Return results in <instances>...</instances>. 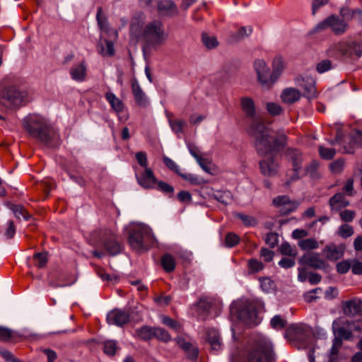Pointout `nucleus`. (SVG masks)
I'll return each mask as SVG.
<instances>
[{
  "mask_svg": "<svg viewBox=\"0 0 362 362\" xmlns=\"http://www.w3.org/2000/svg\"><path fill=\"white\" fill-rule=\"evenodd\" d=\"M28 93L23 88L11 86L6 90L4 97L13 106H20L23 105L28 99Z\"/></svg>",
  "mask_w": 362,
  "mask_h": 362,
  "instance_id": "1a4fd4ad",
  "label": "nucleus"
},
{
  "mask_svg": "<svg viewBox=\"0 0 362 362\" xmlns=\"http://www.w3.org/2000/svg\"><path fill=\"white\" fill-rule=\"evenodd\" d=\"M337 46L341 53L344 55H347L351 58L356 59L360 58L362 55V42H341Z\"/></svg>",
  "mask_w": 362,
  "mask_h": 362,
  "instance_id": "ddd939ff",
  "label": "nucleus"
},
{
  "mask_svg": "<svg viewBox=\"0 0 362 362\" xmlns=\"http://www.w3.org/2000/svg\"><path fill=\"white\" fill-rule=\"evenodd\" d=\"M338 234L343 238H347L354 234V229L348 224H342L339 228Z\"/></svg>",
  "mask_w": 362,
  "mask_h": 362,
  "instance_id": "09e8293b",
  "label": "nucleus"
},
{
  "mask_svg": "<svg viewBox=\"0 0 362 362\" xmlns=\"http://www.w3.org/2000/svg\"><path fill=\"white\" fill-rule=\"evenodd\" d=\"M136 178L139 185L144 189L155 188L157 183V179L149 168H146L143 172L136 173Z\"/></svg>",
  "mask_w": 362,
  "mask_h": 362,
  "instance_id": "f8f14e48",
  "label": "nucleus"
},
{
  "mask_svg": "<svg viewBox=\"0 0 362 362\" xmlns=\"http://www.w3.org/2000/svg\"><path fill=\"white\" fill-rule=\"evenodd\" d=\"M117 349V346L115 341L110 340L104 343V352L107 355H115Z\"/></svg>",
  "mask_w": 362,
  "mask_h": 362,
  "instance_id": "864d4df0",
  "label": "nucleus"
},
{
  "mask_svg": "<svg viewBox=\"0 0 362 362\" xmlns=\"http://www.w3.org/2000/svg\"><path fill=\"white\" fill-rule=\"evenodd\" d=\"M202 42L209 49H213L218 45V41L216 37L210 36L206 33L202 35Z\"/></svg>",
  "mask_w": 362,
  "mask_h": 362,
  "instance_id": "a18cd8bd",
  "label": "nucleus"
},
{
  "mask_svg": "<svg viewBox=\"0 0 362 362\" xmlns=\"http://www.w3.org/2000/svg\"><path fill=\"white\" fill-rule=\"evenodd\" d=\"M168 122L172 131L180 136V134L183 132V129L187 126V123L183 119H168Z\"/></svg>",
  "mask_w": 362,
  "mask_h": 362,
  "instance_id": "2f4dec72",
  "label": "nucleus"
},
{
  "mask_svg": "<svg viewBox=\"0 0 362 362\" xmlns=\"http://www.w3.org/2000/svg\"><path fill=\"white\" fill-rule=\"evenodd\" d=\"M34 264L39 269L44 268L48 262V253L47 252H37L33 255Z\"/></svg>",
  "mask_w": 362,
  "mask_h": 362,
  "instance_id": "f704fd0d",
  "label": "nucleus"
},
{
  "mask_svg": "<svg viewBox=\"0 0 362 362\" xmlns=\"http://www.w3.org/2000/svg\"><path fill=\"white\" fill-rule=\"evenodd\" d=\"M252 28L251 27H241L236 33H233L230 35V42H234L243 39L251 35Z\"/></svg>",
  "mask_w": 362,
  "mask_h": 362,
  "instance_id": "473e14b6",
  "label": "nucleus"
},
{
  "mask_svg": "<svg viewBox=\"0 0 362 362\" xmlns=\"http://www.w3.org/2000/svg\"><path fill=\"white\" fill-rule=\"evenodd\" d=\"M62 274L61 272L57 273V272H51L48 275V284L49 286L53 288H57V287H64L67 286L68 284L66 283H61L58 280H56L55 279L61 276Z\"/></svg>",
  "mask_w": 362,
  "mask_h": 362,
  "instance_id": "a19ab883",
  "label": "nucleus"
},
{
  "mask_svg": "<svg viewBox=\"0 0 362 362\" xmlns=\"http://www.w3.org/2000/svg\"><path fill=\"white\" fill-rule=\"evenodd\" d=\"M302 96L300 91L295 88H286L283 90L281 98L286 104H293L298 101Z\"/></svg>",
  "mask_w": 362,
  "mask_h": 362,
  "instance_id": "aec40b11",
  "label": "nucleus"
},
{
  "mask_svg": "<svg viewBox=\"0 0 362 362\" xmlns=\"http://www.w3.org/2000/svg\"><path fill=\"white\" fill-rule=\"evenodd\" d=\"M128 241L132 248L138 252L148 250L156 242L151 228L145 225L136 226L130 232Z\"/></svg>",
  "mask_w": 362,
  "mask_h": 362,
  "instance_id": "39448f33",
  "label": "nucleus"
},
{
  "mask_svg": "<svg viewBox=\"0 0 362 362\" xmlns=\"http://www.w3.org/2000/svg\"><path fill=\"white\" fill-rule=\"evenodd\" d=\"M329 203L332 211H339L349 204V202L345 199L344 195L342 193L334 194L330 198Z\"/></svg>",
  "mask_w": 362,
  "mask_h": 362,
  "instance_id": "5701e85b",
  "label": "nucleus"
},
{
  "mask_svg": "<svg viewBox=\"0 0 362 362\" xmlns=\"http://www.w3.org/2000/svg\"><path fill=\"white\" fill-rule=\"evenodd\" d=\"M286 155L289 160L292 162L293 170L298 172L301 168L302 156L297 149H288Z\"/></svg>",
  "mask_w": 362,
  "mask_h": 362,
  "instance_id": "bb28decb",
  "label": "nucleus"
},
{
  "mask_svg": "<svg viewBox=\"0 0 362 362\" xmlns=\"http://www.w3.org/2000/svg\"><path fill=\"white\" fill-rule=\"evenodd\" d=\"M161 321L163 325L172 328L175 331H178L180 328V325L178 322L168 316H162Z\"/></svg>",
  "mask_w": 362,
  "mask_h": 362,
  "instance_id": "603ef678",
  "label": "nucleus"
},
{
  "mask_svg": "<svg viewBox=\"0 0 362 362\" xmlns=\"http://www.w3.org/2000/svg\"><path fill=\"white\" fill-rule=\"evenodd\" d=\"M14 332L4 327H0V340L8 341L13 337Z\"/></svg>",
  "mask_w": 362,
  "mask_h": 362,
  "instance_id": "680f3d73",
  "label": "nucleus"
},
{
  "mask_svg": "<svg viewBox=\"0 0 362 362\" xmlns=\"http://www.w3.org/2000/svg\"><path fill=\"white\" fill-rule=\"evenodd\" d=\"M132 90L136 104L143 107L146 106L148 103L146 96L136 78L132 80Z\"/></svg>",
  "mask_w": 362,
  "mask_h": 362,
  "instance_id": "6ab92c4d",
  "label": "nucleus"
},
{
  "mask_svg": "<svg viewBox=\"0 0 362 362\" xmlns=\"http://www.w3.org/2000/svg\"><path fill=\"white\" fill-rule=\"evenodd\" d=\"M211 306V303L207 298H202L197 303V308L203 312H208Z\"/></svg>",
  "mask_w": 362,
  "mask_h": 362,
  "instance_id": "69168bd1",
  "label": "nucleus"
},
{
  "mask_svg": "<svg viewBox=\"0 0 362 362\" xmlns=\"http://www.w3.org/2000/svg\"><path fill=\"white\" fill-rule=\"evenodd\" d=\"M96 20L98 21V24L100 28L104 31L107 32L108 30V23L107 21V18L103 12V9L101 7H99L97 11L96 14Z\"/></svg>",
  "mask_w": 362,
  "mask_h": 362,
  "instance_id": "58836bf2",
  "label": "nucleus"
},
{
  "mask_svg": "<svg viewBox=\"0 0 362 362\" xmlns=\"http://www.w3.org/2000/svg\"><path fill=\"white\" fill-rule=\"evenodd\" d=\"M235 217L241 220L243 224L247 227L255 226L257 224V219L255 217L250 215L237 213L235 214Z\"/></svg>",
  "mask_w": 362,
  "mask_h": 362,
  "instance_id": "ea45409f",
  "label": "nucleus"
},
{
  "mask_svg": "<svg viewBox=\"0 0 362 362\" xmlns=\"http://www.w3.org/2000/svg\"><path fill=\"white\" fill-rule=\"evenodd\" d=\"M163 162H164L165 165L169 169L175 171V173L179 174L180 176H182V177L187 179V176L185 175H182L181 173H180V172H179V170H180L179 166L172 159H170L168 157L165 156L163 158Z\"/></svg>",
  "mask_w": 362,
  "mask_h": 362,
  "instance_id": "6e6d98bb",
  "label": "nucleus"
},
{
  "mask_svg": "<svg viewBox=\"0 0 362 362\" xmlns=\"http://www.w3.org/2000/svg\"><path fill=\"white\" fill-rule=\"evenodd\" d=\"M250 134L258 155L263 158L259 162L262 174L268 177L276 175L279 164L275 155L286 146L287 136L283 133L276 134L269 125L256 119L250 125Z\"/></svg>",
  "mask_w": 362,
  "mask_h": 362,
  "instance_id": "f257e3e1",
  "label": "nucleus"
},
{
  "mask_svg": "<svg viewBox=\"0 0 362 362\" xmlns=\"http://www.w3.org/2000/svg\"><path fill=\"white\" fill-rule=\"evenodd\" d=\"M334 332L337 336L335 338H339L341 339H349L352 337L351 332L345 327H339L337 329L334 328Z\"/></svg>",
  "mask_w": 362,
  "mask_h": 362,
  "instance_id": "de8ad7c7",
  "label": "nucleus"
},
{
  "mask_svg": "<svg viewBox=\"0 0 362 362\" xmlns=\"http://www.w3.org/2000/svg\"><path fill=\"white\" fill-rule=\"evenodd\" d=\"M274 354L269 339L264 335H254L248 346L247 362H273Z\"/></svg>",
  "mask_w": 362,
  "mask_h": 362,
  "instance_id": "20e7f679",
  "label": "nucleus"
},
{
  "mask_svg": "<svg viewBox=\"0 0 362 362\" xmlns=\"http://www.w3.org/2000/svg\"><path fill=\"white\" fill-rule=\"evenodd\" d=\"M361 306L362 301L360 299H351L344 303V312L348 315H356L362 312Z\"/></svg>",
  "mask_w": 362,
  "mask_h": 362,
  "instance_id": "412c9836",
  "label": "nucleus"
},
{
  "mask_svg": "<svg viewBox=\"0 0 362 362\" xmlns=\"http://www.w3.org/2000/svg\"><path fill=\"white\" fill-rule=\"evenodd\" d=\"M301 262L310 267L317 269H324L327 264L323 260L318 253H310L303 256Z\"/></svg>",
  "mask_w": 362,
  "mask_h": 362,
  "instance_id": "dca6fc26",
  "label": "nucleus"
},
{
  "mask_svg": "<svg viewBox=\"0 0 362 362\" xmlns=\"http://www.w3.org/2000/svg\"><path fill=\"white\" fill-rule=\"evenodd\" d=\"M267 109L272 115H279L282 112L281 106L275 103H268L267 104Z\"/></svg>",
  "mask_w": 362,
  "mask_h": 362,
  "instance_id": "e2e57ef3",
  "label": "nucleus"
},
{
  "mask_svg": "<svg viewBox=\"0 0 362 362\" xmlns=\"http://www.w3.org/2000/svg\"><path fill=\"white\" fill-rule=\"evenodd\" d=\"M273 204L279 209V212L282 215H286L295 211L298 203L292 201L286 195L279 196L273 199Z\"/></svg>",
  "mask_w": 362,
  "mask_h": 362,
  "instance_id": "9b49d317",
  "label": "nucleus"
},
{
  "mask_svg": "<svg viewBox=\"0 0 362 362\" xmlns=\"http://www.w3.org/2000/svg\"><path fill=\"white\" fill-rule=\"evenodd\" d=\"M105 98L115 112H120L123 110L124 104L115 94L112 92H107L105 93Z\"/></svg>",
  "mask_w": 362,
  "mask_h": 362,
  "instance_id": "c756f323",
  "label": "nucleus"
},
{
  "mask_svg": "<svg viewBox=\"0 0 362 362\" xmlns=\"http://www.w3.org/2000/svg\"><path fill=\"white\" fill-rule=\"evenodd\" d=\"M254 69L257 74V81L264 88H270L274 83L269 67L263 59H256L254 62Z\"/></svg>",
  "mask_w": 362,
  "mask_h": 362,
  "instance_id": "6e6552de",
  "label": "nucleus"
},
{
  "mask_svg": "<svg viewBox=\"0 0 362 362\" xmlns=\"http://www.w3.org/2000/svg\"><path fill=\"white\" fill-rule=\"evenodd\" d=\"M130 315L128 312L120 309H114L107 315V322L109 325L122 327L129 321Z\"/></svg>",
  "mask_w": 362,
  "mask_h": 362,
  "instance_id": "4468645a",
  "label": "nucleus"
},
{
  "mask_svg": "<svg viewBox=\"0 0 362 362\" xmlns=\"http://www.w3.org/2000/svg\"><path fill=\"white\" fill-rule=\"evenodd\" d=\"M153 338H156L163 342H168L171 340V337L168 332L161 327H154Z\"/></svg>",
  "mask_w": 362,
  "mask_h": 362,
  "instance_id": "4c0bfd02",
  "label": "nucleus"
},
{
  "mask_svg": "<svg viewBox=\"0 0 362 362\" xmlns=\"http://www.w3.org/2000/svg\"><path fill=\"white\" fill-rule=\"evenodd\" d=\"M285 68V62L281 56H276L272 62V77L274 83L277 81Z\"/></svg>",
  "mask_w": 362,
  "mask_h": 362,
  "instance_id": "cd10ccee",
  "label": "nucleus"
},
{
  "mask_svg": "<svg viewBox=\"0 0 362 362\" xmlns=\"http://www.w3.org/2000/svg\"><path fill=\"white\" fill-rule=\"evenodd\" d=\"M319 153L322 158L330 160L334 156L336 151L332 148H325L323 146H320Z\"/></svg>",
  "mask_w": 362,
  "mask_h": 362,
  "instance_id": "8fccbe9b",
  "label": "nucleus"
},
{
  "mask_svg": "<svg viewBox=\"0 0 362 362\" xmlns=\"http://www.w3.org/2000/svg\"><path fill=\"white\" fill-rule=\"evenodd\" d=\"M295 82L303 90L302 96L307 98L308 100L317 97L315 81L313 77L298 76L295 79Z\"/></svg>",
  "mask_w": 362,
  "mask_h": 362,
  "instance_id": "9d476101",
  "label": "nucleus"
},
{
  "mask_svg": "<svg viewBox=\"0 0 362 362\" xmlns=\"http://www.w3.org/2000/svg\"><path fill=\"white\" fill-rule=\"evenodd\" d=\"M262 308L261 302L246 300L237 310L238 317L243 323L255 326L259 323L258 310Z\"/></svg>",
  "mask_w": 362,
  "mask_h": 362,
  "instance_id": "0eeeda50",
  "label": "nucleus"
},
{
  "mask_svg": "<svg viewBox=\"0 0 362 362\" xmlns=\"http://www.w3.org/2000/svg\"><path fill=\"white\" fill-rule=\"evenodd\" d=\"M214 198L224 205L229 204L231 201V194L230 192H218L214 194Z\"/></svg>",
  "mask_w": 362,
  "mask_h": 362,
  "instance_id": "37998d69",
  "label": "nucleus"
},
{
  "mask_svg": "<svg viewBox=\"0 0 362 362\" xmlns=\"http://www.w3.org/2000/svg\"><path fill=\"white\" fill-rule=\"evenodd\" d=\"M23 126L29 134L49 148L57 147L60 144L58 132L49 127L42 117L33 115L27 117Z\"/></svg>",
  "mask_w": 362,
  "mask_h": 362,
  "instance_id": "7ed1b4c3",
  "label": "nucleus"
},
{
  "mask_svg": "<svg viewBox=\"0 0 362 362\" xmlns=\"http://www.w3.org/2000/svg\"><path fill=\"white\" fill-rule=\"evenodd\" d=\"M10 209L13 211L14 216L18 219L23 218L24 220L28 221L30 218V215L22 205L11 204Z\"/></svg>",
  "mask_w": 362,
  "mask_h": 362,
  "instance_id": "72a5a7b5",
  "label": "nucleus"
},
{
  "mask_svg": "<svg viewBox=\"0 0 362 362\" xmlns=\"http://www.w3.org/2000/svg\"><path fill=\"white\" fill-rule=\"evenodd\" d=\"M351 272L354 274L361 275L362 274V262L353 259L351 260Z\"/></svg>",
  "mask_w": 362,
  "mask_h": 362,
  "instance_id": "774afa93",
  "label": "nucleus"
},
{
  "mask_svg": "<svg viewBox=\"0 0 362 362\" xmlns=\"http://www.w3.org/2000/svg\"><path fill=\"white\" fill-rule=\"evenodd\" d=\"M129 34L132 39L140 42L144 49H158L165 45L169 37L161 20L154 19L146 23V16L143 13L132 17Z\"/></svg>",
  "mask_w": 362,
  "mask_h": 362,
  "instance_id": "f03ea898",
  "label": "nucleus"
},
{
  "mask_svg": "<svg viewBox=\"0 0 362 362\" xmlns=\"http://www.w3.org/2000/svg\"><path fill=\"white\" fill-rule=\"evenodd\" d=\"M280 252L282 255L295 257L297 252L295 247L287 243H282L280 247Z\"/></svg>",
  "mask_w": 362,
  "mask_h": 362,
  "instance_id": "c03bdc74",
  "label": "nucleus"
},
{
  "mask_svg": "<svg viewBox=\"0 0 362 362\" xmlns=\"http://www.w3.org/2000/svg\"><path fill=\"white\" fill-rule=\"evenodd\" d=\"M105 47L103 45L99 46V52L103 57H112L115 54L114 44L112 41L105 40Z\"/></svg>",
  "mask_w": 362,
  "mask_h": 362,
  "instance_id": "e433bc0d",
  "label": "nucleus"
},
{
  "mask_svg": "<svg viewBox=\"0 0 362 362\" xmlns=\"http://www.w3.org/2000/svg\"><path fill=\"white\" fill-rule=\"evenodd\" d=\"M329 28L335 34H341L345 32L346 29V24L343 21L339 19L335 16H330L328 17Z\"/></svg>",
  "mask_w": 362,
  "mask_h": 362,
  "instance_id": "b1692460",
  "label": "nucleus"
},
{
  "mask_svg": "<svg viewBox=\"0 0 362 362\" xmlns=\"http://www.w3.org/2000/svg\"><path fill=\"white\" fill-rule=\"evenodd\" d=\"M342 345V340L339 338H334L330 349L331 358H334L338 354L339 349Z\"/></svg>",
  "mask_w": 362,
  "mask_h": 362,
  "instance_id": "052dcab7",
  "label": "nucleus"
},
{
  "mask_svg": "<svg viewBox=\"0 0 362 362\" xmlns=\"http://www.w3.org/2000/svg\"><path fill=\"white\" fill-rule=\"evenodd\" d=\"M271 326L274 329H282L286 325V320H284L280 315H275L270 321Z\"/></svg>",
  "mask_w": 362,
  "mask_h": 362,
  "instance_id": "3c124183",
  "label": "nucleus"
},
{
  "mask_svg": "<svg viewBox=\"0 0 362 362\" xmlns=\"http://www.w3.org/2000/svg\"><path fill=\"white\" fill-rule=\"evenodd\" d=\"M322 253L326 259L330 261H337L343 257L344 253V247L343 245H336L334 244L327 245L323 249Z\"/></svg>",
  "mask_w": 362,
  "mask_h": 362,
  "instance_id": "a211bd4d",
  "label": "nucleus"
},
{
  "mask_svg": "<svg viewBox=\"0 0 362 362\" xmlns=\"http://www.w3.org/2000/svg\"><path fill=\"white\" fill-rule=\"evenodd\" d=\"M351 260L346 259L338 262L336 265V269L339 274H344L349 271V269H351Z\"/></svg>",
  "mask_w": 362,
  "mask_h": 362,
  "instance_id": "49530a36",
  "label": "nucleus"
},
{
  "mask_svg": "<svg viewBox=\"0 0 362 362\" xmlns=\"http://www.w3.org/2000/svg\"><path fill=\"white\" fill-rule=\"evenodd\" d=\"M158 12L166 17H174L178 15L179 11L173 0H160L157 3Z\"/></svg>",
  "mask_w": 362,
  "mask_h": 362,
  "instance_id": "2eb2a0df",
  "label": "nucleus"
},
{
  "mask_svg": "<svg viewBox=\"0 0 362 362\" xmlns=\"http://www.w3.org/2000/svg\"><path fill=\"white\" fill-rule=\"evenodd\" d=\"M248 267L252 272H258L263 269V264L257 259H251L248 261Z\"/></svg>",
  "mask_w": 362,
  "mask_h": 362,
  "instance_id": "0e129e2a",
  "label": "nucleus"
},
{
  "mask_svg": "<svg viewBox=\"0 0 362 362\" xmlns=\"http://www.w3.org/2000/svg\"><path fill=\"white\" fill-rule=\"evenodd\" d=\"M154 327L143 326L135 329L134 337L144 341H149L153 339Z\"/></svg>",
  "mask_w": 362,
  "mask_h": 362,
  "instance_id": "a878e982",
  "label": "nucleus"
},
{
  "mask_svg": "<svg viewBox=\"0 0 362 362\" xmlns=\"http://www.w3.org/2000/svg\"><path fill=\"white\" fill-rule=\"evenodd\" d=\"M206 340L211 345V349L218 351L221 349V340L218 332L215 329H208L206 331Z\"/></svg>",
  "mask_w": 362,
  "mask_h": 362,
  "instance_id": "4be33fe9",
  "label": "nucleus"
},
{
  "mask_svg": "<svg viewBox=\"0 0 362 362\" xmlns=\"http://www.w3.org/2000/svg\"><path fill=\"white\" fill-rule=\"evenodd\" d=\"M71 78L77 82H82L86 80L87 75V66L84 60L74 64L70 70Z\"/></svg>",
  "mask_w": 362,
  "mask_h": 362,
  "instance_id": "f3484780",
  "label": "nucleus"
},
{
  "mask_svg": "<svg viewBox=\"0 0 362 362\" xmlns=\"http://www.w3.org/2000/svg\"><path fill=\"white\" fill-rule=\"evenodd\" d=\"M344 168V160L342 159L337 160L330 164V170L333 173H340Z\"/></svg>",
  "mask_w": 362,
  "mask_h": 362,
  "instance_id": "bf43d9fd",
  "label": "nucleus"
},
{
  "mask_svg": "<svg viewBox=\"0 0 362 362\" xmlns=\"http://www.w3.org/2000/svg\"><path fill=\"white\" fill-rule=\"evenodd\" d=\"M135 157L137 162L141 167L144 168L145 169L146 168H148V159L146 153L145 152H137L135 155Z\"/></svg>",
  "mask_w": 362,
  "mask_h": 362,
  "instance_id": "338daca9",
  "label": "nucleus"
},
{
  "mask_svg": "<svg viewBox=\"0 0 362 362\" xmlns=\"http://www.w3.org/2000/svg\"><path fill=\"white\" fill-rule=\"evenodd\" d=\"M104 246L107 252L111 255H116L121 251V245L115 235L111 236L109 239L105 240Z\"/></svg>",
  "mask_w": 362,
  "mask_h": 362,
  "instance_id": "c85d7f7f",
  "label": "nucleus"
},
{
  "mask_svg": "<svg viewBox=\"0 0 362 362\" xmlns=\"http://www.w3.org/2000/svg\"><path fill=\"white\" fill-rule=\"evenodd\" d=\"M161 264L166 272H171L175 268V259L170 254H165L161 258Z\"/></svg>",
  "mask_w": 362,
  "mask_h": 362,
  "instance_id": "7c9ffc66",
  "label": "nucleus"
},
{
  "mask_svg": "<svg viewBox=\"0 0 362 362\" xmlns=\"http://www.w3.org/2000/svg\"><path fill=\"white\" fill-rule=\"evenodd\" d=\"M332 68V62L330 60L325 59L317 63L316 69L318 73L323 74Z\"/></svg>",
  "mask_w": 362,
  "mask_h": 362,
  "instance_id": "5fc2aeb1",
  "label": "nucleus"
},
{
  "mask_svg": "<svg viewBox=\"0 0 362 362\" xmlns=\"http://www.w3.org/2000/svg\"><path fill=\"white\" fill-rule=\"evenodd\" d=\"M298 246L303 250H310L318 248L319 243L315 238H307L300 240Z\"/></svg>",
  "mask_w": 362,
  "mask_h": 362,
  "instance_id": "c9c22d12",
  "label": "nucleus"
},
{
  "mask_svg": "<svg viewBox=\"0 0 362 362\" xmlns=\"http://www.w3.org/2000/svg\"><path fill=\"white\" fill-rule=\"evenodd\" d=\"M240 241L239 237L233 233H229L225 238V243L227 247H232L236 245Z\"/></svg>",
  "mask_w": 362,
  "mask_h": 362,
  "instance_id": "13d9d810",
  "label": "nucleus"
},
{
  "mask_svg": "<svg viewBox=\"0 0 362 362\" xmlns=\"http://www.w3.org/2000/svg\"><path fill=\"white\" fill-rule=\"evenodd\" d=\"M241 107L247 117L254 119L256 114L255 105L253 100L248 97L241 99Z\"/></svg>",
  "mask_w": 362,
  "mask_h": 362,
  "instance_id": "393cba45",
  "label": "nucleus"
},
{
  "mask_svg": "<svg viewBox=\"0 0 362 362\" xmlns=\"http://www.w3.org/2000/svg\"><path fill=\"white\" fill-rule=\"evenodd\" d=\"M259 281L263 291L269 293L274 289V284L269 278L260 279Z\"/></svg>",
  "mask_w": 362,
  "mask_h": 362,
  "instance_id": "4d7b16f0",
  "label": "nucleus"
},
{
  "mask_svg": "<svg viewBox=\"0 0 362 362\" xmlns=\"http://www.w3.org/2000/svg\"><path fill=\"white\" fill-rule=\"evenodd\" d=\"M286 337L298 349H303L310 342L311 332L310 328L305 325L293 324L288 327Z\"/></svg>",
  "mask_w": 362,
  "mask_h": 362,
  "instance_id": "423d86ee",
  "label": "nucleus"
},
{
  "mask_svg": "<svg viewBox=\"0 0 362 362\" xmlns=\"http://www.w3.org/2000/svg\"><path fill=\"white\" fill-rule=\"evenodd\" d=\"M341 15L346 19L354 18L360 21L362 13L359 10L351 11L348 8H343L341 10Z\"/></svg>",
  "mask_w": 362,
  "mask_h": 362,
  "instance_id": "79ce46f5",
  "label": "nucleus"
}]
</instances>
